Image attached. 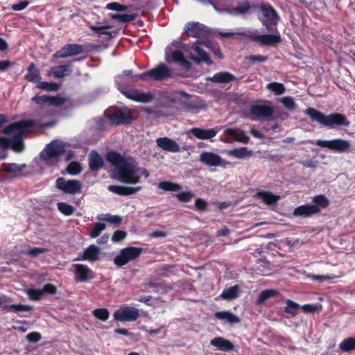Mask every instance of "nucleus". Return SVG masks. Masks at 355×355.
<instances>
[{
    "label": "nucleus",
    "instance_id": "f257e3e1",
    "mask_svg": "<svg viewBox=\"0 0 355 355\" xmlns=\"http://www.w3.org/2000/svg\"><path fill=\"white\" fill-rule=\"evenodd\" d=\"M155 80V67L142 73L133 74L132 70H125L115 80L119 91L128 98L139 103H148L153 99V94L150 92H142L131 87L137 85L139 80L148 81Z\"/></svg>",
    "mask_w": 355,
    "mask_h": 355
},
{
    "label": "nucleus",
    "instance_id": "f03ea898",
    "mask_svg": "<svg viewBox=\"0 0 355 355\" xmlns=\"http://www.w3.org/2000/svg\"><path fill=\"white\" fill-rule=\"evenodd\" d=\"M107 161L114 166L118 179L125 184H137L140 182L141 175L148 177L146 169L137 168L127 159L116 151H109L106 155Z\"/></svg>",
    "mask_w": 355,
    "mask_h": 355
},
{
    "label": "nucleus",
    "instance_id": "7ed1b4c3",
    "mask_svg": "<svg viewBox=\"0 0 355 355\" xmlns=\"http://www.w3.org/2000/svg\"><path fill=\"white\" fill-rule=\"evenodd\" d=\"M36 122L33 119H24L12 123L6 126L3 133L6 135L15 132L16 134L10 139V147L16 153H21L24 149V143L22 137L28 133L35 126Z\"/></svg>",
    "mask_w": 355,
    "mask_h": 355
},
{
    "label": "nucleus",
    "instance_id": "20e7f679",
    "mask_svg": "<svg viewBox=\"0 0 355 355\" xmlns=\"http://www.w3.org/2000/svg\"><path fill=\"white\" fill-rule=\"evenodd\" d=\"M304 112L311 118L312 121L318 122L322 126L329 129L340 126L348 127L350 125V121L347 119V116L341 113L333 112L329 115H325L313 107L307 108Z\"/></svg>",
    "mask_w": 355,
    "mask_h": 355
},
{
    "label": "nucleus",
    "instance_id": "39448f33",
    "mask_svg": "<svg viewBox=\"0 0 355 355\" xmlns=\"http://www.w3.org/2000/svg\"><path fill=\"white\" fill-rule=\"evenodd\" d=\"M259 8L263 15V17L259 18L260 21L268 31H271L279 21L277 12L270 3H261Z\"/></svg>",
    "mask_w": 355,
    "mask_h": 355
},
{
    "label": "nucleus",
    "instance_id": "423d86ee",
    "mask_svg": "<svg viewBox=\"0 0 355 355\" xmlns=\"http://www.w3.org/2000/svg\"><path fill=\"white\" fill-rule=\"evenodd\" d=\"M316 145L322 148H326L330 150L343 153L350 150L351 144L349 141L343 139H334L331 140H317Z\"/></svg>",
    "mask_w": 355,
    "mask_h": 355
},
{
    "label": "nucleus",
    "instance_id": "0eeeda50",
    "mask_svg": "<svg viewBox=\"0 0 355 355\" xmlns=\"http://www.w3.org/2000/svg\"><path fill=\"white\" fill-rule=\"evenodd\" d=\"M141 248L127 247L123 248L114 259V263L118 267H122L128 262L135 260L141 253Z\"/></svg>",
    "mask_w": 355,
    "mask_h": 355
},
{
    "label": "nucleus",
    "instance_id": "6e6552de",
    "mask_svg": "<svg viewBox=\"0 0 355 355\" xmlns=\"http://www.w3.org/2000/svg\"><path fill=\"white\" fill-rule=\"evenodd\" d=\"M139 310L132 306H123L116 309L113 314L114 320L119 322H134L139 318Z\"/></svg>",
    "mask_w": 355,
    "mask_h": 355
},
{
    "label": "nucleus",
    "instance_id": "1a4fd4ad",
    "mask_svg": "<svg viewBox=\"0 0 355 355\" xmlns=\"http://www.w3.org/2000/svg\"><path fill=\"white\" fill-rule=\"evenodd\" d=\"M56 187L58 189L69 194L80 193L82 189V184L80 181L77 180H66L64 178L57 179Z\"/></svg>",
    "mask_w": 355,
    "mask_h": 355
},
{
    "label": "nucleus",
    "instance_id": "9d476101",
    "mask_svg": "<svg viewBox=\"0 0 355 355\" xmlns=\"http://www.w3.org/2000/svg\"><path fill=\"white\" fill-rule=\"evenodd\" d=\"M248 37L250 41L258 42L262 46H273L282 42L279 34L259 35L255 33H250Z\"/></svg>",
    "mask_w": 355,
    "mask_h": 355
},
{
    "label": "nucleus",
    "instance_id": "9b49d317",
    "mask_svg": "<svg viewBox=\"0 0 355 355\" xmlns=\"http://www.w3.org/2000/svg\"><path fill=\"white\" fill-rule=\"evenodd\" d=\"M65 150L61 144L58 142H51L48 145L44 152L41 153V158L44 160L48 164L53 159H58L62 155Z\"/></svg>",
    "mask_w": 355,
    "mask_h": 355
},
{
    "label": "nucleus",
    "instance_id": "f8f14e48",
    "mask_svg": "<svg viewBox=\"0 0 355 355\" xmlns=\"http://www.w3.org/2000/svg\"><path fill=\"white\" fill-rule=\"evenodd\" d=\"M200 161L209 166H223L225 168L231 163L223 159L220 155L212 152H203L200 156Z\"/></svg>",
    "mask_w": 355,
    "mask_h": 355
},
{
    "label": "nucleus",
    "instance_id": "ddd939ff",
    "mask_svg": "<svg viewBox=\"0 0 355 355\" xmlns=\"http://www.w3.org/2000/svg\"><path fill=\"white\" fill-rule=\"evenodd\" d=\"M84 46L78 44H67L53 54V58H65L81 54L84 52Z\"/></svg>",
    "mask_w": 355,
    "mask_h": 355
},
{
    "label": "nucleus",
    "instance_id": "4468645a",
    "mask_svg": "<svg viewBox=\"0 0 355 355\" xmlns=\"http://www.w3.org/2000/svg\"><path fill=\"white\" fill-rule=\"evenodd\" d=\"M108 118L112 123L115 125L129 124L133 119L130 110L127 108L110 114Z\"/></svg>",
    "mask_w": 355,
    "mask_h": 355
},
{
    "label": "nucleus",
    "instance_id": "2eb2a0df",
    "mask_svg": "<svg viewBox=\"0 0 355 355\" xmlns=\"http://www.w3.org/2000/svg\"><path fill=\"white\" fill-rule=\"evenodd\" d=\"M250 113L252 115V119L257 120L261 118L271 117L274 114V109L269 105H253L250 108Z\"/></svg>",
    "mask_w": 355,
    "mask_h": 355
},
{
    "label": "nucleus",
    "instance_id": "dca6fc26",
    "mask_svg": "<svg viewBox=\"0 0 355 355\" xmlns=\"http://www.w3.org/2000/svg\"><path fill=\"white\" fill-rule=\"evenodd\" d=\"M32 101L38 105H53V106H60L63 105L66 101L67 99L64 97L55 96H47V95H42V96H34L31 98Z\"/></svg>",
    "mask_w": 355,
    "mask_h": 355
},
{
    "label": "nucleus",
    "instance_id": "f3484780",
    "mask_svg": "<svg viewBox=\"0 0 355 355\" xmlns=\"http://www.w3.org/2000/svg\"><path fill=\"white\" fill-rule=\"evenodd\" d=\"M191 48L197 53L198 55L196 56L192 53H190L188 55V58L193 60L195 63L199 64L203 62L209 66L213 64V62L208 53L200 47L198 42L193 43Z\"/></svg>",
    "mask_w": 355,
    "mask_h": 355
},
{
    "label": "nucleus",
    "instance_id": "a211bd4d",
    "mask_svg": "<svg viewBox=\"0 0 355 355\" xmlns=\"http://www.w3.org/2000/svg\"><path fill=\"white\" fill-rule=\"evenodd\" d=\"M75 281L77 282H85L93 278L92 270L84 264H73Z\"/></svg>",
    "mask_w": 355,
    "mask_h": 355
},
{
    "label": "nucleus",
    "instance_id": "6ab92c4d",
    "mask_svg": "<svg viewBox=\"0 0 355 355\" xmlns=\"http://www.w3.org/2000/svg\"><path fill=\"white\" fill-rule=\"evenodd\" d=\"M252 6L249 0L239 1L236 6L230 9L228 12L234 16H243L250 13Z\"/></svg>",
    "mask_w": 355,
    "mask_h": 355
},
{
    "label": "nucleus",
    "instance_id": "aec40b11",
    "mask_svg": "<svg viewBox=\"0 0 355 355\" xmlns=\"http://www.w3.org/2000/svg\"><path fill=\"white\" fill-rule=\"evenodd\" d=\"M157 146L166 151L171 153H178L180 149V146L175 141L168 137L157 139Z\"/></svg>",
    "mask_w": 355,
    "mask_h": 355
},
{
    "label": "nucleus",
    "instance_id": "412c9836",
    "mask_svg": "<svg viewBox=\"0 0 355 355\" xmlns=\"http://www.w3.org/2000/svg\"><path fill=\"white\" fill-rule=\"evenodd\" d=\"M141 188L142 187L141 186L129 187L121 185H110L108 187V190L119 196H127L136 193L140 191Z\"/></svg>",
    "mask_w": 355,
    "mask_h": 355
},
{
    "label": "nucleus",
    "instance_id": "4be33fe9",
    "mask_svg": "<svg viewBox=\"0 0 355 355\" xmlns=\"http://www.w3.org/2000/svg\"><path fill=\"white\" fill-rule=\"evenodd\" d=\"M73 72L72 66L70 63L53 67L51 69L50 74L57 78H62L70 76Z\"/></svg>",
    "mask_w": 355,
    "mask_h": 355
},
{
    "label": "nucleus",
    "instance_id": "5701e85b",
    "mask_svg": "<svg viewBox=\"0 0 355 355\" xmlns=\"http://www.w3.org/2000/svg\"><path fill=\"white\" fill-rule=\"evenodd\" d=\"M207 80L214 83L226 84L236 80V78L234 75L230 72L222 71L215 73L211 77H208Z\"/></svg>",
    "mask_w": 355,
    "mask_h": 355
},
{
    "label": "nucleus",
    "instance_id": "b1692460",
    "mask_svg": "<svg viewBox=\"0 0 355 355\" xmlns=\"http://www.w3.org/2000/svg\"><path fill=\"white\" fill-rule=\"evenodd\" d=\"M104 166L103 157L95 150H92L89 155V166L91 171H98Z\"/></svg>",
    "mask_w": 355,
    "mask_h": 355
},
{
    "label": "nucleus",
    "instance_id": "393cba45",
    "mask_svg": "<svg viewBox=\"0 0 355 355\" xmlns=\"http://www.w3.org/2000/svg\"><path fill=\"white\" fill-rule=\"evenodd\" d=\"M218 130L216 128L202 129L200 128H193L191 130L192 135L200 139H210L214 137Z\"/></svg>",
    "mask_w": 355,
    "mask_h": 355
},
{
    "label": "nucleus",
    "instance_id": "a878e982",
    "mask_svg": "<svg viewBox=\"0 0 355 355\" xmlns=\"http://www.w3.org/2000/svg\"><path fill=\"white\" fill-rule=\"evenodd\" d=\"M99 252L100 250L98 247L94 245H90L84 250L81 258H78L76 260H83L94 262L98 259Z\"/></svg>",
    "mask_w": 355,
    "mask_h": 355
},
{
    "label": "nucleus",
    "instance_id": "bb28decb",
    "mask_svg": "<svg viewBox=\"0 0 355 355\" xmlns=\"http://www.w3.org/2000/svg\"><path fill=\"white\" fill-rule=\"evenodd\" d=\"M26 80L30 83H37L41 80V75L36 65L31 62L27 67V73L24 76Z\"/></svg>",
    "mask_w": 355,
    "mask_h": 355
},
{
    "label": "nucleus",
    "instance_id": "cd10ccee",
    "mask_svg": "<svg viewBox=\"0 0 355 355\" xmlns=\"http://www.w3.org/2000/svg\"><path fill=\"white\" fill-rule=\"evenodd\" d=\"M211 345L223 352H230L234 349L232 342L222 337H216L211 340Z\"/></svg>",
    "mask_w": 355,
    "mask_h": 355
},
{
    "label": "nucleus",
    "instance_id": "c85d7f7f",
    "mask_svg": "<svg viewBox=\"0 0 355 355\" xmlns=\"http://www.w3.org/2000/svg\"><path fill=\"white\" fill-rule=\"evenodd\" d=\"M312 207H315L314 212L315 214L320 213L322 209L327 208L329 205V200L322 194L315 196L312 200Z\"/></svg>",
    "mask_w": 355,
    "mask_h": 355
},
{
    "label": "nucleus",
    "instance_id": "c756f323",
    "mask_svg": "<svg viewBox=\"0 0 355 355\" xmlns=\"http://www.w3.org/2000/svg\"><path fill=\"white\" fill-rule=\"evenodd\" d=\"M255 197L261 199L266 204L271 205L275 204L280 198L279 196L275 195L270 191H259Z\"/></svg>",
    "mask_w": 355,
    "mask_h": 355
},
{
    "label": "nucleus",
    "instance_id": "7c9ffc66",
    "mask_svg": "<svg viewBox=\"0 0 355 355\" xmlns=\"http://www.w3.org/2000/svg\"><path fill=\"white\" fill-rule=\"evenodd\" d=\"M315 207H312L310 204L303 205H300L297 207H296L293 210V215L295 216H300V217H310L315 213L314 212Z\"/></svg>",
    "mask_w": 355,
    "mask_h": 355
},
{
    "label": "nucleus",
    "instance_id": "2f4dec72",
    "mask_svg": "<svg viewBox=\"0 0 355 355\" xmlns=\"http://www.w3.org/2000/svg\"><path fill=\"white\" fill-rule=\"evenodd\" d=\"M26 167L25 164H17L15 163L3 164L1 166L2 171L15 175V176H19L21 171Z\"/></svg>",
    "mask_w": 355,
    "mask_h": 355
},
{
    "label": "nucleus",
    "instance_id": "473e14b6",
    "mask_svg": "<svg viewBox=\"0 0 355 355\" xmlns=\"http://www.w3.org/2000/svg\"><path fill=\"white\" fill-rule=\"evenodd\" d=\"M202 29L199 22H189L184 28V33L189 37H198Z\"/></svg>",
    "mask_w": 355,
    "mask_h": 355
},
{
    "label": "nucleus",
    "instance_id": "72a5a7b5",
    "mask_svg": "<svg viewBox=\"0 0 355 355\" xmlns=\"http://www.w3.org/2000/svg\"><path fill=\"white\" fill-rule=\"evenodd\" d=\"M225 133L234 137L235 141L244 144L248 143L250 139L249 137L244 131L239 132L237 129L235 128H227L225 130Z\"/></svg>",
    "mask_w": 355,
    "mask_h": 355
},
{
    "label": "nucleus",
    "instance_id": "f704fd0d",
    "mask_svg": "<svg viewBox=\"0 0 355 355\" xmlns=\"http://www.w3.org/2000/svg\"><path fill=\"white\" fill-rule=\"evenodd\" d=\"M278 294V291L275 289L263 290L258 295L255 303L257 305L263 304L266 301H267L270 298L277 296Z\"/></svg>",
    "mask_w": 355,
    "mask_h": 355
},
{
    "label": "nucleus",
    "instance_id": "c9c22d12",
    "mask_svg": "<svg viewBox=\"0 0 355 355\" xmlns=\"http://www.w3.org/2000/svg\"><path fill=\"white\" fill-rule=\"evenodd\" d=\"M172 59L174 62L179 64L180 66L182 67L189 70L191 68V64L190 62H189L185 57L184 56V54L180 51H175L172 53Z\"/></svg>",
    "mask_w": 355,
    "mask_h": 355
},
{
    "label": "nucleus",
    "instance_id": "e433bc0d",
    "mask_svg": "<svg viewBox=\"0 0 355 355\" xmlns=\"http://www.w3.org/2000/svg\"><path fill=\"white\" fill-rule=\"evenodd\" d=\"M227 153L228 155L238 159H243L252 155V151L251 150H248L246 147L232 149L228 150Z\"/></svg>",
    "mask_w": 355,
    "mask_h": 355
},
{
    "label": "nucleus",
    "instance_id": "4c0bfd02",
    "mask_svg": "<svg viewBox=\"0 0 355 355\" xmlns=\"http://www.w3.org/2000/svg\"><path fill=\"white\" fill-rule=\"evenodd\" d=\"M215 316L219 320L227 322L229 324H236L240 322L239 318L230 311L216 312Z\"/></svg>",
    "mask_w": 355,
    "mask_h": 355
},
{
    "label": "nucleus",
    "instance_id": "58836bf2",
    "mask_svg": "<svg viewBox=\"0 0 355 355\" xmlns=\"http://www.w3.org/2000/svg\"><path fill=\"white\" fill-rule=\"evenodd\" d=\"M220 297L227 300L237 298L239 297V286L234 285L228 288L224 289Z\"/></svg>",
    "mask_w": 355,
    "mask_h": 355
},
{
    "label": "nucleus",
    "instance_id": "ea45409f",
    "mask_svg": "<svg viewBox=\"0 0 355 355\" xmlns=\"http://www.w3.org/2000/svg\"><path fill=\"white\" fill-rule=\"evenodd\" d=\"M339 347L344 352L355 351V338L349 337L344 339L340 343Z\"/></svg>",
    "mask_w": 355,
    "mask_h": 355
},
{
    "label": "nucleus",
    "instance_id": "a19ab883",
    "mask_svg": "<svg viewBox=\"0 0 355 355\" xmlns=\"http://www.w3.org/2000/svg\"><path fill=\"white\" fill-rule=\"evenodd\" d=\"M173 102L168 99H166L163 103L159 102V100L157 99V117L159 116H166L169 114L168 111H163L162 109H168L171 107Z\"/></svg>",
    "mask_w": 355,
    "mask_h": 355
},
{
    "label": "nucleus",
    "instance_id": "79ce46f5",
    "mask_svg": "<svg viewBox=\"0 0 355 355\" xmlns=\"http://www.w3.org/2000/svg\"><path fill=\"white\" fill-rule=\"evenodd\" d=\"M159 188L166 191H176L182 189L181 186L178 183L172 182L169 181L161 182L159 185Z\"/></svg>",
    "mask_w": 355,
    "mask_h": 355
},
{
    "label": "nucleus",
    "instance_id": "37998d69",
    "mask_svg": "<svg viewBox=\"0 0 355 355\" xmlns=\"http://www.w3.org/2000/svg\"><path fill=\"white\" fill-rule=\"evenodd\" d=\"M286 306L284 308L285 313L293 316L297 314L300 309V305L297 303L292 301L291 300H286Z\"/></svg>",
    "mask_w": 355,
    "mask_h": 355
},
{
    "label": "nucleus",
    "instance_id": "c03bdc74",
    "mask_svg": "<svg viewBox=\"0 0 355 355\" xmlns=\"http://www.w3.org/2000/svg\"><path fill=\"white\" fill-rule=\"evenodd\" d=\"M136 17L135 14H114L111 15L112 19L122 23L130 22L135 20Z\"/></svg>",
    "mask_w": 355,
    "mask_h": 355
},
{
    "label": "nucleus",
    "instance_id": "a18cd8bd",
    "mask_svg": "<svg viewBox=\"0 0 355 355\" xmlns=\"http://www.w3.org/2000/svg\"><path fill=\"white\" fill-rule=\"evenodd\" d=\"M266 88L273 92L276 95H282L285 91L284 85L281 83L272 82L266 85Z\"/></svg>",
    "mask_w": 355,
    "mask_h": 355
},
{
    "label": "nucleus",
    "instance_id": "49530a36",
    "mask_svg": "<svg viewBox=\"0 0 355 355\" xmlns=\"http://www.w3.org/2000/svg\"><path fill=\"white\" fill-rule=\"evenodd\" d=\"M92 314L94 317L101 321H106L110 316V313L107 309L101 308L94 309L92 311Z\"/></svg>",
    "mask_w": 355,
    "mask_h": 355
},
{
    "label": "nucleus",
    "instance_id": "de8ad7c7",
    "mask_svg": "<svg viewBox=\"0 0 355 355\" xmlns=\"http://www.w3.org/2000/svg\"><path fill=\"white\" fill-rule=\"evenodd\" d=\"M58 209L65 216H70L73 214L75 208L66 202H58L57 204Z\"/></svg>",
    "mask_w": 355,
    "mask_h": 355
},
{
    "label": "nucleus",
    "instance_id": "09e8293b",
    "mask_svg": "<svg viewBox=\"0 0 355 355\" xmlns=\"http://www.w3.org/2000/svg\"><path fill=\"white\" fill-rule=\"evenodd\" d=\"M170 74V70L164 64H159L157 66V80L168 77Z\"/></svg>",
    "mask_w": 355,
    "mask_h": 355
},
{
    "label": "nucleus",
    "instance_id": "8fccbe9b",
    "mask_svg": "<svg viewBox=\"0 0 355 355\" xmlns=\"http://www.w3.org/2000/svg\"><path fill=\"white\" fill-rule=\"evenodd\" d=\"M37 87L49 92L57 91L59 88V85L55 83L40 82L37 83Z\"/></svg>",
    "mask_w": 355,
    "mask_h": 355
},
{
    "label": "nucleus",
    "instance_id": "3c124183",
    "mask_svg": "<svg viewBox=\"0 0 355 355\" xmlns=\"http://www.w3.org/2000/svg\"><path fill=\"white\" fill-rule=\"evenodd\" d=\"M109 26H90V29L95 32L98 36H101L103 35H107L108 38H112L113 36L111 32L106 31V29L110 28Z\"/></svg>",
    "mask_w": 355,
    "mask_h": 355
},
{
    "label": "nucleus",
    "instance_id": "603ef678",
    "mask_svg": "<svg viewBox=\"0 0 355 355\" xmlns=\"http://www.w3.org/2000/svg\"><path fill=\"white\" fill-rule=\"evenodd\" d=\"M82 171V167L80 163L77 162H70L67 167V171L70 175H78Z\"/></svg>",
    "mask_w": 355,
    "mask_h": 355
},
{
    "label": "nucleus",
    "instance_id": "864d4df0",
    "mask_svg": "<svg viewBox=\"0 0 355 355\" xmlns=\"http://www.w3.org/2000/svg\"><path fill=\"white\" fill-rule=\"evenodd\" d=\"M26 293L29 299L33 301H38L43 297L42 289L29 288L27 290Z\"/></svg>",
    "mask_w": 355,
    "mask_h": 355
},
{
    "label": "nucleus",
    "instance_id": "5fc2aeb1",
    "mask_svg": "<svg viewBox=\"0 0 355 355\" xmlns=\"http://www.w3.org/2000/svg\"><path fill=\"white\" fill-rule=\"evenodd\" d=\"M175 197L180 202H188L194 197L191 191H182L175 195Z\"/></svg>",
    "mask_w": 355,
    "mask_h": 355
},
{
    "label": "nucleus",
    "instance_id": "6e6d98bb",
    "mask_svg": "<svg viewBox=\"0 0 355 355\" xmlns=\"http://www.w3.org/2000/svg\"><path fill=\"white\" fill-rule=\"evenodd\" d=\"M280 102L288 110H293L296 107V104L291 96H284L280 99Z\"/></svg>",
    "mask_w": 355,
    "mask_h": 355
},
{
    "label": "nucleus",
    "instance_id": "4d7b16f0",
    "mask_svg": "<svg viewBox=\"0 0 355 355\" xmlns=\"http://www.w3.org/2000/svg\"><path fill=\"white\" fill-rule=\"evenodd\" d=\"M184 107L188 110H193L202 108L204 104L198 100H192L184 103Z\"/></svg>",
    "mask_w": 355,
    "mask_h": 355
},
{
    "label": "nucleus",
    "instance_id": "13d9d810",
    "mask_svg": "<svg viewBox=\"0 0 355 355\" xmlns=\"http://www.w3.org/2000/svg\"><path fill=\"white\" fill-rule=\"evenodd\" d=\"M105 229V224L103 223H96L93 229L91 230L89 233V236L92 238L98 237L101 232Z\"/></svg>",
    "mask_w": 355,
    "mask_h": 355
},
{
    "label": "nucleus",
    "instance_id": "bf43d9fd",
    "mask_svg": "<svg viewBox=\"0 0 355 355\" xmlns=\"http://www.w3.org/2000/svg\"><path fill=\"white\" fill-rule=\"evenodd\" d=\"M128 6H123L118 2L109 3L106 6V8L110 10H114L117 12L125 11L128 9Z\"/></svg>",
    "mask_w": 355,
    "mask_h": 355
},
{
    "label": "nucleus",
    "instance_id": "052dcab7",
    "mask_svg": "<svg viewBox=\"0 0 355 355\" xmlns=\"http://www.w3.org/2000/svg\"><path fill=\"white\" fill-rule=\"evenodd\" d=\"M49 250L43 248H33L26 252L31 257H36L38 255L47 252Z\"/></svg>",
    "mask_w": 355,
    "mask_h": 355
},
{
    "label": "nucleus",
    "instance_id": "680f3d73",
    "mask_svg": "<svg viewBox=\"0 0 355 355\" xmlns=\"http://www.w3.org/2000/svg\"><path fill=\"white\" fill-rule=\"evenodd\" d=\"M207 206V202L202 198H198L195 201V209L200 212L205 211Z\"/></svg>",
    "mask_w": 355,
    "mask_h": 355
},
{
    "label": "nucleus",
    "instance_id": "e2e57ef3",
    "mask_svg": "<svg viewBox=\"0 0 355 355\" xmlns=\"http://www.w3.org/2000/svg\"><path fill=\"white\" fill-rule=\"evenodd\" d=\"M98 219L105 220L112 224H120L121 223V218L120 216L110 214H106L104 218L98 217Z\"/></svg>",
    "mask_w": 355,
    "mask_h": 355
},
{
    "label": "nucleus",
    "instance_id": "0e129e2a",
    "mask_svg": "<svg viewBox=\"0 0 355 355\" xmlns=\"http://www.w3.org/2000/svg\"><path fill=\"white\" fill-rule=\"evenodd\" d=\"M127 236L126 232L123 230H116L112 236V241L114 243L120 242L123 240Z\"/></svg>",
    "mask_w": 355,
    "mask_h": 355
},
{
    "label": "nucleus",
    "instance_id": "69168bd1",
    "mask_svg": "<svg viewBox=\"0 0 355 355\" xmlns=\"http://www.w3.org/2000/svg\"><path fill=\"white\" fill-rule=\"evenodd\" d=\"M245 59L252 63L256 62H263L268 60V56L261 55H250L246 56Z\"/></svg>",
    "mask_w": 355,
    "mask_h": 355
},
{
    "label": "nucleus",
    "instance_id": "338daca9",
    "mask_svg": "<svg viewBox=\"0 0 355 355\" xmlns=\"http://www.w3.org/2000/svg\"><path fill=\"white\" fill-rule=\"evenodd\" d=\"M42 291L43 295H44V293L54 295L57 293V288L55 286H54L52 284H46L44 285L43 288H42Z\"/></svg>",
    "mask_w": 355,
    "mask_h": 355
},
{
    "label": "nucleus",
    "instance_id": "774afa93",
    "mask_svg": "<svg viewBox=\"0 0 355 355\" xmlns=\"http://www.w3.org/2000/svg\"><path fill=\"white\" fill-rule=\"evenodd\" d=\"M30 2L28 1H20L18 3H15L11 6V9L14 11H21L25 9Z\"/></svg>",
    "mask_w": 355,
    "mask_h": 355
}]
</instances>
